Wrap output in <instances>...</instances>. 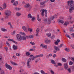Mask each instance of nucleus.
Masks as SVG:
<instances>
[{"label": "nucleus", "instance_id": "obj_1", "mask_svg": "<svg viewBox=\"0 0 74 74\" xmlns=\"http://www.w3.org/2000/svg\"><path fill=\"white\" fill-rule=\"evenodd\" d=\"M74 1L73 0L69 1L68 2V4L66 6V8L67 10L69 9V8H72L73 10H74Z\"/></svg>", "mask_w": 74, "mask_h": 74}, {"label": "nucleus", "instance_id": "obj_2", "mask_svg": "<svg viewBox=\"0 0 74 74\" xmlns=\"http://www.w3.org/2000/svg\"><path fill=\"white\" fill-rule=\"evenodd\" d=\"M40 11L41 12V14L42 16H44V12L45 14V16H46V17L47 16V12L46 10H45L44 9H42L40 10Z\"/></svg>", "mask_w": 74, "mask_h": 74}, {"label": "nucleus", "instance_id": "obj_3", "mask_svg": "<svg viewBox=\"0 0 74 74\" xmlns=\"http://www.w3.org/2000/svg\"><path fill=\"white\" fill-rule=\"evenodd\" d=\"M5 14L6 15L10 16L11 14V12L10 10H6L5 11Z\"/></svg>", "mask_w": 74, "mask_h": 74}, {"label": "nucleus", "instance_id": "obj_4", "mask_svg": "<svg viewBox=\"0 0 74 74\" xmlns=\"http://www.w3.org/2000/svg\"><path fill=\"white\" fill-rule=\"evenodd\" d=\"M54 48L55 49L53 51V52H54V53H56L57 51H60V49H59L58 47L54 46Z\"/></svg>", "mask_w": 74, "mask_h": 74}, {"label": "nucleus", "instance_id": "obj_5", "mask_svg": "<svg viewBox=\"0 0 74 74\" xmlns=\"http://www.w3.org/2000/svg\"><path fill=\"white\" fill-rule=\"evenodd\" d=\"M5 66L8 69H9V70H12V67H11L10 65L7 64L6 63Z\"/></svg>", "mask_w": 74, "mask_h": 74}, {"label": "nucleus", "instance_id": "obj_6", "mask_svg": "<svg viewBox=\"0 0 74 74\" xmlns=\"http://www.w3.org/2000/svg\"><path fill=\"white\" fill-rule=\"evenodd\" d=\"M57 15H58V14L54 15L53 16H51L50 17V19L51 20H53L54 19H55V18H57Z\"/></svg>", "mask_w": 74, "mask_h": 74}, {"label": "nucleus", "instance_id": "obj_7", "mask_svg": "<svg viewBox=\"0 0 74 74\" xmlns=\"http://www.w3.org/2000/svg\"><path fill=\"white\" fill-rule=\"evenodd\" d=\"M16 38L18 41H21V40H22V37H21V36L19 34H17V35Z\"/></svg>", "mask_w": 74, "mask_h": 74}, {"label": "nucleus", "instance_id": "obj_8", "mask_svg": "<svg viewBox=\"0 0 74 74\" xmlns=\"http://www.w3.org/2000/svg\"><path fill=\"white\" fill-rule=\"evenodd\" d=\"M44 41L46 44H49L50 42V40H48L47 38H46V39Z\"/></svg>", "mask_w": 74, "mask_h": 74}, {"label": "nucleus", "instance_id": "obj_9", "mask_svg": "<svg viewBox=\"0 0 74 74\" xmlns=\"http://www.w3.org/2000/svg\"><path fill=\"white\" fill-rule=\"evenodd\" d=\"M28 36H22L21 37V40H26V38H28Z\"/></svg>", "mask_w": 74, "mask_h": 74}, {"label": "nucleus", "instance_id": "obj_10", "mask_svg": "<svg viewBox=\"0 0 74 74\" xmlns=\"http://www.w3.org/2000/svg\"><path fill=\"white\" fill-rule=\"evenodd\" d=\"M13 47L14 50H17L18 49V47H17V46H16L15 45H14Z\"/></svg>", "mask_w": 74, "mask_h": 74}, {"label": "nucleus", "instance_id": "obj_11", "mask_svg": "<svg viewBox=\"0 0 74 74\" xmlns=\"http://www.w3.org/2000/svg\"><path fill=\"white\" fill-rule=\"evenodd\" d=\"M64 69L66 70H67L68 69V65L67 63H65L64 64Z\"/></svg>", "mask_w": 74, "mask_h": 74}, {"label": "nucleus", "instance_id": "obj_12", "mask_svg": "<svg viewBox=\"0 0 74 74\" xmlns=\"http://www.w3.org/2000/svg\"><path fill=\"white\" fill-rule=\"evenodd\" d=\"M51 63H52V64H56V62H55V60H51Z\"/></svg>", "mask_w": 74, "mask_h": 74}, {"label": "nucleus", "instance_id": "obj_13", "mask_svg": "<svg viewBox=\"0 0 74 74\" xmlns=\"http://www.w3.org/2000/svg\"><path fill=\"white\" fill-rule=\"evenodd\" d=\"M39 58V55H36L35 57L33 56V58L32 59V60H34V59H36V58Z\"/></svg>", "mask_w": 74, "mask_h": 74}, {"label": "nucleus", "instance_id": "obj_14", "mask_svg": "<svg viewBox=\"0 0 74 74\" xmlns=\"http://www.w3.org/2000/svg\"><path fill=\"white\" fill-rule=\"evenodd\" d=\"M47 22L48 25H49L50 23H51V20L50 19L48 18V20H47Z\"/></svg>", "mask_w": 74, "mask_h": 74}, {"label": "nucleus", "instance_id": "obj_15", "mask_svg": "<svg viewBox=\"0 0 74 74\" xmlns=\"http://www.w3.org/2000/svg\"><path fill=\"white\" fill-rule=\"evenodd\" d=\"M22 29L24 30V31H26V29H28V28H27H27L26 27H25V26H23L22 27Z\"/></svg>", "mask_w": 74, "mask_h": 74}, {"label": "nucleus", "instance_id": "obj_16", "mask_svg": "<svg viewBox=\"0 0 74 74\" xmlns=\"http://www.w3.org/2000/svg\"><path fill=\"white\" fill-rule=\"evenodd\" d=\"M37 19L38 21H39V22H40L41 21V18H40L39 15H38L37 16Z\"/></svg>", "mask_w": 74, "mask_h": 74}, {"label": "nucleus", "instance_id": "obj_17", "mask_svg": "<svg viewBox=\"0 0 74 74\" xmlns=\"http://www.w3.org/2000/svg\"><path fill=\"white\" fill-rule=\"evenodd\" d=\"M58 22L60 23H64V21L63 20H61L59 19L58 20Z\"/></svg>", "mask_w": 74, "mask_h": 74}, {"label": "nucleus", "instance_id": "obj_18", "mask_svg": "<svg viewBox=\"0 0 74 74\" xmlns=\"http://www.w3.org/2000/svg\"><path fill=\"white\" fill-rule=\"evenodd\" d=\"M27 27L28 28V31L30 32H32V30H33V29H30L29 28V26H27Z\"/></svg>", "mask_w": 74, "mask_h": 74}, {"label": "nucleus", "instance_id": "obj_19", "mask_svg": "<svg viewBox=\"0 0 74 74\" xmlns=\"http://www.w3.org/2000/svg\"><path fill=\"white\" fill-rule=\"evenodd\" d=\"M29 63H30V62H27V66L29 68H30V67H31V66L30 65Z\"/></svg>", "mask_w": 74, "mask_h": 74}, {"label": "nucleus", "instance_id": "obj_20", "mask_svg": "<svg viewBox=\"0 0 74 74\" xmlns=\"http://www.w3.org/2000/svg\"><path fill=\"white\" fill-rule=\"evenodd\" d=\"M46 1H45L40 2V5H44V4H45V3H46Z\"/></svg>", "mask_w": 74, "mask_h": 74}, {"label": "nucleus", "instance_id": "obj_21", "mask_svg": "<svg viewBox=\"0 0 74 74\" xmlns=\"http://www.w3.org/2000/svg\"><path fill=\"white\" fill-rule=\"evenodd\" d=\"M30 6V5L28 3L26 4L25 5V8H28V7H29Z\"/></svg>", "mask_w": 74, "mask_h": 74}, {"label": "nucleus", "instance_id": "obj_22", "mask_svg": "<svg viewBox=\"0 0 74 74\" xmlns=\"http://www.w3.org/2000/svg\"><path fill=\"white\" fill-rule=\"evenodd\" d=\"M40 32V29H39V28H38L36 30V33H38Z\"/></svg>", "mask_w": 74, "mask_h": 74}, {"label": "nucleus", "instance_id": "obj_23", "mask_svg": "<svg viewBox=\"0 0 74 74\" xmlns=\"http://www.w3.org/2000/svg\"><path fill=\"white\" fill-rule=\"evenodd\" d=\"M6 7H7V5H6V4L5 3L3 4V9H5Z\"/></svg>", "mask_w": 74, "mask_h": 74}, {"label": "nucleus", "instance_id": "obj_24", "mask_svg": "<svg viewBox=\"0 0 74 74\" xmlns=\"http://www.w3.org/2000/svg\"><path fill=\"white\" fill-rule=\"evenodd\" d=\"M62 60L63 62H66L67 61L66 59L64 58H63L62 59Z\"/></svg>", "mask_w": 74, "mask_h": 74}, {"label": "nucleus", "instance_id": "obj_25", "mask_svg": "<svg viewBox=\"0 0 74 74\" xmlns=\"http://www.w3.org/2000/svg\"><path fill=\"white\" fill-rule=\"evenodd\" d=\"M46 36H47V37H50L51 36V34L50 33H47L46 34Z\"/></svg>", "mask_w": 74, "mask_h": 74}, {"label": "nucleus", "instance_id": "obj_26", "mask_svg": "<svg viewBox=\"0 0 74 74\" xmlns=\"http://www.w3.org/2000/svg\"><path fill=\"white\" fill-rule=\"evenodd\" d=\"M14 5H15V6H16V5H18V2L16 1L14 3H13Z\"/></svg>", "mask_w": 74, "mask_h": 74}, {"label": "nucleus", "instance_id": "obj_27", "mask_svg": "<svg viewBox=\"0 0 74 74\" xmlns=\"http://www.w3.org/2000/svg\"><path fill=\"white\" fill-rule=\"evenodd\" d=\"M70 32H74V30H73V27L70 28Z\"/></svg>", "mask_w": 74, "mask_h": 74}, {"label": "nucleus", "instance_id": "obj_28", "mask_svg": "<svg viewBox=\"0 0 74 74\" xmlns=\"http://www.w3.org/2000/svg\"><path fill=\"white\" fill-rule=\"evenodd\" d=\"M32 59H33V58H29L27 61V62L30 63V62H31V61L32 60Z\"/></svg>", "mask_w": 74, "mask_h": 74}, {"label": "nucleus", "instance_id": "obj_29", "mask_svg": "<svg viewBox=\"0 0 74 74\" xmlns=\"http://www.w3.org/2000/svg\"><path fill=\"white\" fill-rule=\"evenodd\" d=\"M28 38H33L34 36L33 35H29V36H28Z\"/></svg>", "mask_w": 74, "mask_h": 74}, {"label": "nucleus", "instance_id": "obj_30", "mask_svg": "<svg viewBox=\"0 0 74 74\" xmlns=\"http://www.w3.org/2000/svg\"><path fill=\"white\" fill-rule=\"evenodd\" d=\"M28 17L30 18H32V16L30 14H29L28 15Z\"/></svg>", "mask_w": 74, "mask_h": 74}, {"label": "nucleus", "instance_id": "obj_31", "mask_svg": "<svg viewBox=\"0 0 74 74\" xmlns=\"http://www.w3.org/2000/svg\"><path fill=\"white\" fill-rule=\"evenodd\" d=\"M65 36L67 37H68V38H69V39H71V38L70 36H69L68 35V34H65Z\"/></svg>", "mask_w": 74, "mask_h": 74}, {"label": "nucleus", "instance_id": "obj_32", "mask_svg": "<svg viewBox=\"0 0 74 74\" xmlns=\"http://www.w3.org/2000/svg\"><path fill=\"white\" fill-rule=\"evenodd\" d=\"M21 15V14L19 13H17L16 14V15L18 16H19Z\"/></svg>", "mask_w": 74, "mask_h": 74}, {"label": "nucleus", "instance_id": "obj_33", "mask_svg": "<svg viewBox=\"0 0 74 74\" xmlns=\"http://www.w3.org/2000/svg\"><path fill=\"white\" fill-rule=\"evenodd\" d=\"M25 55L26 56H29V55H30V53H29L28 52H27L26 53H25Z\"/></svg>", "mask_w": 74, "mask_h": 74}, {"label": "nucleus", "instance_id": "obj_34", "mask_svg": "<svg viewBox=\"0 0 74 74\" xmlns=\"http://www.w3.org/2000/svg\"><path fill=\"white\" fill-rule=\"evenodd\" d=\"M40 47H42V48H44V44H42L40 45Z\"/></svg>", "mask_w": 74, "mask_h": 74}, {"label": "nucleus", "instance_id": "obj_35", "mask_svg": "<svg viewBox=\"0 0 74 74\" xmlns=\"http://www.w3.org/2000/svg\"><path fill=\"white\" fill-rule=\"evenodd\" d=\"M67 70L69 73H70L71 72V69L70 68H69Z\"/></svg>", "mask_w": 74, "mask_h": 74}, {"label": "nucleus", "instance_id": "obj_36", "mask_svg": "<svg viewBox=\"0 0 74 74\" xmlns=\"http://www.w3.org/2000/svg\"><path fill=\"white\" fill-rule=\"evenodd\" d=\"M15 9L16 10V11H19V10H21V9L18 7H16L15 8Z\"/></svg>", "mask_w": 74, "mask_h": 74}, {"label": "nucleus", "instance_id": "obj_37", "mask_svg": "<svg viewBox=\"0 0 74 74\" xmlns=\"http://www.w3.org/2000/svg\"><path fill=\"white\" fill-rule=\"evenodd\" d=\"M1 30L3 32H6V31H7V30L5 29H2Z\"/></svg>", "mask_w": 74, "mask_h": 74}, {"label": "nucleus", "instance_id": "obj_38", "mask_svg": "<svg viewBox=\"0 0 74 74\" xmlns=\"http://www.w3.org/2000/svg\"><path fill=\"white\" fill-rule=\"evenodd\" d=\"M73 9H72V8H70L69 9V12L70 13H71V12H73V10H72Z\"/></svg>", "mask_w": 74, "mask_h": 74}, {"label": "nucleus", "instance_id": "obj_39", "mask_svg": "<svg viewBox=\"0 0 74 74\" xmlns=\"http://www.w3.org/2000/svg\"><path fill=\"white\" fill-rule=\"evenodd\" d=\"M41 72L42 74H45V72H44V71H42V70L41 71Z\"/></svg>", "mask_w": 74, "mask_h": 74}, {"label": "nucleus", "instance_id": "obj_40", "mask_svg": "<svg viewBox=\"0 0 74 74\" xmlns=\"http://www.w3.org/2000/svg\"><path fill=\"white\" fill-rule=\"evenodd\" d=\"M50 72L52 74H55V73L54 72H53V71H52V70H51Z\"/></svg>", "mask_w": 74, "mask_h": 74}, {"label": "nucleus", "instance_id": "obj_41", "mask_svg": "<svg viewBox=\"0 0 74 74\" xmlns=\"http://www.w3.org/2000/svg\"><path fill=\"white\" fill-rule=\"evenodd\" d=\"M57 64L58 66H62V64L60 63H57Z\"/></svg>", "mask_w": 74, "mask_h": 74}, {"label": "nucleus", "instance_id": "obj_42", "mask_svg": "<svg viewBox=\"0 0 74 74\" xmlns=\"http://www.w3.org/2000/svg\"><path fill=\"white\" fill-rule=\"evenodd\" d=\"M73 64V63L72 61H70L69 63V65H72Z\"/></svg>", "mask_w": 74, "mask_h": 74}, {"label": "nucleus", "instance_id": "obj_43", "mask_svg": "<svg viewBox=\"0 0 74 74\" xmlns=\"http://www.w3.org/2000/svg\"><path fill=\"white\" fill-rule=\"evenodd\" d=\"M30 43L31 44H32V45H34L35 44V43H34V42H30Z\"/></svg>", "mask_w": 74, "mask_h": 74}, {"label": "nucleus", "instance_id": "obj_44", "mask_svg": "<svg viewBox=\"0 0 74 74\" xmlns=\"http://www.w3.org/2000/svg\"><path fill=\"white\" fill-rule=\"evenodd\" d=\"M63 45V44H61V45L59 46L58 48H62V47Z\"/></svg>", "mask_w": 74, "mask_h": 74}, {"label": "nucleus", "instance_id": "obj_45", "mask_svg": "<svg viewBox=\"0 0 74 74\" xmlns=\"http://www.w3.org/2000/svg\"><path fill=\"white\" fill-rule=\"evenodd\" d=\"M47 19L46 18H44L43 20V21L44 22H47Z\"/></svg>", "mask_w": 74, "mask_h": 74}, {"label": "nucleus", "instance_id": "obj_46", "mask_svg": "<svg viewBox=\"0 0 74 74\" xmlns=\"http://www.w3.org/2000/svg\"><path fill=\"white\" fill-rule=\"evenodd\" d=\"M20 54L19 53H16V55L17 56H20Z\"/></svg>", "mask_w": 74, "mask_h": 74}, {"label": "nucleus", "instance_id": "obj_47", "mask_svg": "<svg viewBox=\"0 0 74 74\" xmlns=\"http://www.w3.org/2000/svg\"><path fill=\"white\" fill-rule=\"evenodd\" d=\"M32 21H35V18L34 17H33L32 18Z\"/></svg>", "mask_w": 74, "mask_h": 74}, {"label": "nucleus", "instance_id": "obj_48", "mask_svg": "<svg viewBox=\"0 0 74 74\" xmlns=\"http://www.w3.org/2000/svg\"><path fill=\"white\" fill-rule=\"evenodd\" d=\"M65 50L66 51H67V52H69V49L67 48H65Z\"/></svg>", "mask_w": 74, "mask_h": 74}, {"label": "nucleus", "instance_id": "obj_49", "mask_svg": "<svg viewBox=\"0 0 74 74\" xmlns=\"http://www.w3.org/2000/svg\"><path fill=\"white\" fill-rule=\"evenodd\" d=\"M39 58H41L43 56V54H40L39 55Z\"/></svg>", "mask_w": 74, "mask_h": 74}, {"label": "nucleus", "instance_id": "obj_50", "mask_svg": "<svg viewBox=\"0 0 74 74\" xmlns=\"http://www.w3.org/2000/svg\"><path fill=\"white\" fill-rule=\"evenodd\" d=\"M45 47V48L46 49H47V45H44V48Z\"/></svg>", "mask_w": 74, "mask_h": 74}, {"label": "nucleus", "instance_id": "obj_51", "mask_svg": "<svg viewBox=\"0 0 74 74\" xmlns=\"http://www.w3.org/2000/svg\"><path fill=\"white\" fill-rule=\"evenodd\" d=\"M64 25V26H67V24L66 23H65Z\"/></svg>", "mask_w": 74, "mask_h": 74}, {"label": "nucleus", "instance_id": "obj_52", "mask_svg": "<svg viewBox=\"0 0 74 74\" xmlns=\"http://www.w3.org/2000/svg\"><path fill=\"white\" fill-rule=\"evenodd\" d=\"M4 71H1V73L0 74H4Z\"/></svg>", "mask_w": 74, "mask_h": 74}, {"label": "nucleus", "instance_id": "obj_53", "mask_svg": "<svg viewBox=\"0 0 74 74\" xmlns=\"http://www.w3.org/2000/svg\"><path fill=\"white\" fill-rule=\"evenodd\" d=\"M8 41H12V42H13V41H14V40L13 39H8Z\"/></svg>", "mask_w": 74, "mask_h": 74}, {"label": "nucleus", "instance_id": "obj_54", "mask_svg": "<svg viewBox=\"0 0 74 74\" xmlns=\"http://www.w3.org/2000/svg\"><path fill=\"white\" fill-rule=\"evenodd\" d=\"M55 44L56 45H58V42L57 41H56L55 42Z\"/></svg>", "mask_w": 74, "mask_h": 74}, {"label": "nucleus", "instance_id": "obj_55", "mask_svg": "<svg viewBox=\"0 0 74 74\" xmlns=\"http://www.w3.org/2000/svg\"><path fill=\"white\" fill-rule=\"evenodd\" d=\"M50 1L52 3H53V2H54V1H55V0H50Z\"/></svg>", "mask_w": 74, "mask_h": 74}, {"label": "nucleus", "instance_id": "obj_56", "mask_svg": "<svg viewBox=\"0 0 74 74\" xmlns=\"http://www.w3.org/2000/svg\"><path fill=\"white\" fill-rule=\"evenodd\" d=\"M72 37H74V33L72 34L71 35Z\"/></svg>", "mask_w": 74, "mask_h": 74}, {"label": "nucleus", "instance_id": "obj_57", "mask_svg": "<svg viewBox=\"0 0 74 74\" xmlns=\"http://www.w3.org/2000/svg\"><path fill=\"white\" fill-rule=\"evenodd\" d=\"M9 16L8 15H6V16H5V18L6 19H7L8 18V16Z\"/></svg>", "mask_w": 74, "mask_h": 74}, {"label": "nucleus", "instance_id": "obj_58", "mask_svg": "<svg viewBox=\"0 0 74 74\" xmlns=\"http://www.w3.org/2000/svg\"><path fill=\"white\" fill-rule=\"evenodd\" d=\"M72 48L74 49V45H72L71 46Z\"/></svg>", "mask_w": 74, "mask_h": 74}, {"label": "nucleus", "instance_id": "obj_59", "mask_svg": "<svg viewBox=\"0 0 74 74\" xmlns=\"http://www.w3.org/2000/svg\"><path fill=\"white\" fill-rule=\"evenodd\" d=\"M34 49H30L29 51H34Z\"/></svg>", "mask_w": 74, "mask_h": 74}, {"label": "nucleus", "instance_id": "obj_60", "mask_svg": "<svg viewBox=\"0 0 74 74\" xmlns=\"http://www.w3.org/2000/svg\"><path fill=\"white\" fill-rule=\"evenodd\" d=\"M39 60H38V59H37V60H36L35 61V62L36 63H37V62H38Z\"/></svg>", "mask_w": 74, "mask_h": 74}, {"label": "nucleus", "instance_id": "obj_61", "mask_svg": "<svg viewBox=\"0 0 74 74\" xmlns=\"http://www.w3.org/2000/svg\"><path fill=\"white\" fill-rule=\"evenodd\" d=\"M5 49H6V51H7V49H8V47H5Z\"/></svg>", "mask_w": 74, "mask_h": 74}, {"label": "nucleus", "instance_id": "obj_62", "mask_svg": "<svg viewBox=\"0 0 74 74\" xmlns=\"http://www.w3.org/2000/svg\"><path fill=\"white\" fill-rule=\"evenodd\" d=\"M48 55H49V56H52V54H49Z\"/></svg>", "mask_w": 74, "mask_h": 74}, {"label": "nucleus", "instance_id": "obj_63", "mask_svg": "<svg viewBox=\"0 0 74 74\" xmlns=\"http://www.w3.org/2000/svg\"><path fill=\"white\" fill-rule=\"evenodd\" d=\"M74 62V58H72L71 59Z\"/></svg>", "mask_w": 74, "mask_h": 74}, {"label": "nucleus", "instance_id": "obj_64", "mask_svg": "<svg viewBox=\"0 0 74 74\" xmlns=\"http://www.w3.org/2000/svg\"><path fill=\"white\" fill-rule=\"evenodd\" d=\"M34 74H40V73H37V72H35L34 73Z\"/></svg>", "mask_w": 74, "mask_h": 74}]
</instances>
